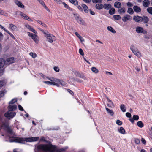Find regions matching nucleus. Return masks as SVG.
I'll use <instances>...</instances> for the list:
<instances>
[{"label":"nucleus","mask_w":152,"mask_h":152,"mask_svg":"<svg viewBox=\"0 0 152 152\" xmlns=\"http://www.w3.org/2000/svg\"><path fill=\"white\" fill-rule=\"evenodd\" d=\"M37 148L39 150H42L45 152H61L65 151L64 148L58 149L57 147L52 144L50 145V147L44 145H40L37 146Z\"/></svg>","instance_id":"f257e3e1"},{"label":"nucleus","mask_w":152,"mask_h":152,"mask_svg":"<svg viewBox=\"0 0 152 152\" xmlns=\"http://www.w3.org/2000/svg\"><path fill=\"white\" fill-rule=\"evenodd\" d=\"M39 139V137L24 138L16 137L10 138L9 141L10 142H15L20 144H25L26 142H30L37 141Z\"/></svg>","instance_id":"f03ea898"},{"label":"nucleus","mask_w":152,"mask_h":152,"mask_svg":"<svg viewBox=\"0 0 152 152\" xmlns=\"http://www.w3.org/2000/svg\"><path fill=\"white\" fill-rule=\"evenodd\" d=\"M133 20L136 22L140 23L143 22L144 23L147 24L148 23L149 19L147 16L145 15L142 16L134 15L133 17Z\"/></svg>","instance_id":"7ed1b4c3"},{"label":"nucleus","mask_w":152,"mask_h":152,"mask_svg":"<svg viewBox=\"0 0 152 152\" xmlns=\"http://www.w3.org/2000/svg\"><path fill=\"white\" fill-rule=\"evenodd\" d=\"M44 34L49 42L52 43L55 40V36L51 34H49L48 32H44Z\"/></svg>","instance_id":"20e7f679"},{"label":"nucleus","mask_w":152,"mask_h":152,"mask_svg":"<svg viewBox=\"0 0 152 152\" xmlns=\"http://www.w3.org/2000/svg\"><path fill=\"white\" fill-rule=\"evenodd\" d=\"M130 50L132 53L137 57H140L141 56V55L140 53L139 52L137 48L134 45H131Z\"/></svg>","instance_id":"39448f33"},{"label":"nucleus","mask_w":152,"mask_h":152,"mask_svg":"<svg viewBox=\"0 0 152 152\" xmlns=\"http://www.w3.org/2000/svg\"><path fill=\"white\" fill-rule=\"evenodd\" d=\"M16 115V113L15 112L8 110L4 114V116L9 119L13 118Z\"/></svg>","instance_id":"423d86ee"},{"label":"nucleus","mask_w":152,"mask_h":152,"mask_svg":"<svg viewBox=\"0 0 152 152\" xmlns=\"http://www.w3.org/2000/svg\"><path fill=\"white\" fill-rule=\"evenodd\" d=\"M75 18L77 22L79 24L85 26L86 25V23L85 21L79 16L76 15L75 16Z\"/></svg>","instance_id":"0eeeda50"},{"label":"nucleus","mask_w":152,"mask_h":152,"mask_svg":"<svg viewBox=\"0 0 152 152\" xmlns=\"http://www.w3.org/2000/svg\"><path fill=\"white\" fill-rule=\"evenodd\" d=\"M132 18L130 15H126L122 18V20L124 22H126L127 20H131Z\"/></svg>","instance_id":"6e6552de"},{"label":"nucleus","mask_w":152,"mask_h":152,"mask_svg":"<svg viewBox=\"0 0 152 152\" xmlns=\"http://www.w3.org/2000/svg\"><path fill=\"white\" fill-rule=\"evenodd\" d=\"M14 59L13 57H11L8 58L5 61L6 65L14 63Z\"/></svg>","instance_id":"1a4fd4ad"},{"label":"nucleus","mask_w":152,"mask_h":152,"mask_svg":"<svg viewBox=\"0 0 152 152\" xmlns=\"http://www.w3.org/2000/svg\"><path fill=\"white\" fill-rule=\"evenodd\" d=\"M60 80L58 79L53 78L52 84L53 85L56 86L57 87H59V83Z\"/></svg>","instance_id":"9d476101"},{"label":"nucleus","mask_w":152,"mask_h":152,"mask_svg":"<svg viewBox=\"0 0 152 152\" xmlns=\"http://www.w3.org/2000/svg\"><path fill=\"white\" fill-rule=\"evenodd\" d=\"M15 3L17 6L20 8H23L24 7V6L20 1L17 0H15Z\"/></svg>","instance_id":"9b49d317"},{"label":"nucleus","mask_w":152,"mask_h":152,"mask_svg":"<svg viewBox=\"0 0 152 152\" xmlns=\"http://www.w3.org/2000/svg\"><path fill=\"white\" fill-rule=\"evenodd\" d=\"M142 5L145 7H147L150 5V1L149 0H144L142 2Z\"/></svg>","instance_id":"f8f14e48"},{"label":"nucleus","mask_w":152,"mask_h":152,"mask_svg":"<svg viewBox=\"0 0 152 152\" xmlns=\"http://www.w3.org/2000/svg\"><path fill=\"white\" fill-rule=\"evenodd\" d=\"M74 73L75 75L76 76L82 78L84 79H85L86 78L85 77L83 74H80L79 72L77 71L75 72H74Z\"/></svg>","instance_id":"ddd939ff"},{"label":"nucleus","mask_w":152,"mask_h":152,"mask_svg":"<svg viewBox=\"0 0 152 152\" xmlns=\"http://www.w3.org/2000/svg\"><path fill=\"white\" fill-rule=\"evenodd\" d=\"M133 9L134 11L136 13H139L141 11V9L137 6H134L133 7Z\"/></svg>","instance_id":"4468645a"},{"label":"nucleus","mask_w":152,"mask_h":152,"mask_svg":"<svg viewBox=\"0 0 152 152\" xmlns=\"http://www.w3.org/2000/svg\"><path fill=\"white\" fill-rule=\"evenodd\" d=\"M25 27L29 29L31 31L34 33L36 34H37V32L31 26L28 24H26L25 25Z\"/></svg>","instance_id":"2eb2a0df"},{"label":"nucleus","mask_w":152,"mask_h":152,"mask_svg":"<svg viewBox=\"0 0 152 152\" xmlns=\"http://www.w3.org/2000/svg\"><path fill=\"white\" fill-rule=\"evenodd\" d=\"M17 108V106L15 105H10L8 107V109L9 111H12L15 110Z\"/></svg>","instance_id":"dca6fc26"},{"label":"nucleus","mask_w":152,"mask_h":152,"mask_svg":"<svg viewBox=\"0 0 152 152\" xmlns=\"http://www.w3.org/2000/svg\"><path fill=\"white\" fill-rule=\"evenodd\" d=\"M136 31L138 33H142L143 31V28L142 27L137 26L136 28Z\"/></svg>","instance_id":"f3484780"},{"label":"nucleus","mask_w":152,"mask_h":152,"mask_svg":"<svg viewBox=\"0 0 152 152\" xmlns=\"http://www.w3.org/2000/svg\"><path fill=\"white\" fill-rule=\"evenodd\" d=\"M82 7L83 8V10L86 13L88 12L89 9L88 6L85 4H82Z\"/></svg>","instance_id":"a211bd4d"},{"label":"nucleus","mask_w":152,"mask_h":152,"mask_svg":"<svg viewBox=\"0 0 152 152\" xmlns=\"http://www.w3.org/2000/svg\"><path fill=\"white\" fill-rule=\"evenodd\" d=\"M6 64L5 61L3 58L0 59V68H2Z\"/></svg>","instance_id":"6ab92c4d"},{"label":"nucleus","mask_w":152,"mask_h":152,"mask_svg":"<svg viewBox=\"0 0 152 152\" xmlns=\"http://www.w3.org/2000/svg\"><path fill=\"white\" fill-rule=\"evenodd\" d=\"M111 5L109 4H105L103 5V8L105 10H109L111 7Z\"/></svg>","instance_id":"aec40b11"},{"label":"nucleus","mask_w":152,"mask_h":152,"mask_svg":"<svg viewBox=\"0 0 152 152\" xmlns=\"http://www.w3.org/2000/svg\"><path fill=\"white\" fill-rule=\"evenodd\" d=\"M95 7L98 10H101L103 8V5L100 3L97 4L95 5Z\"/></svg>","instance_id":"412c9836"},{"label":"nucleus","mask_w":152,"mask_h":152,"mask_svg":"<svg viewBox=\"0 0 152 152\" xmlns=\"http://www.w3.org/2000/svg\"><path fill=\"white\" fill-rule=\"evenodd\" d=\"M114 6L117 8H120L121 6V4L119 2H116L114 3Z\"/></svg>","instance_id":"4be33fe9"},{"label":"nucleus","mask_w":152,"mask_h":152,"mask_svg":"<svg viewBox=\"0 0 152 152\" xmlns=\"http://www.w3.org/2000/svg\"><path fill=\"white\" fill-rule=\"evenodd\" d=\"M0 127H4L6 128H7L9 127L8 124L7 122H3L2 124L0 126Z\"/></svg>","instance_id":"5701e85b"},{"label":"nucleus","mask_w":152,"mask_h":152,"mask_svg":"<svg viewBox=\"0 0 152 152\" xmlns=\"http://www.w3.org/2000/svg\"><path fill=\"white\" fill-rule=\"evenodd\" d=\"M107 30L110 31L111 32L113 33H115L116 32V31L115 29L111 26H108L107 27Z\"/></svg>","instance_id":"b1692460"},{"label":"nucleus","mask_w":152,"mask_h":152,"mask_svg":"<svg viewBox=\"0 0 152 152\" xmlns=\"http://www.w3.org/2000/svg\"><path fill=\"white\" fill-rule=\"evenodd\" d=\"M118 131L119 133L123 134H125V131L124 129L122 127H120L119 129H118Z\"/></svg>","instance_id":"393cba45"},{"label":"nucleus","mask_w":152,"mask_h":152,"mask_svg":"<svg viewBox=\"0 0 152 152\" xmlns=\"http://www.w3.org/2000/svg\"><path fill=\"white\" fill-rule=\"evenodd\" d=\"M9 27L13 31L15 30L17 28V27L16 26L12 24H9Z\"/></svg>","instance_id":"a878e982"},{"label":"nucleus","mask_w":152,"mask_h":152,"mask_svg":"<svg viewBox=\"0 0 152 152\" xmlns=\"http://www.w3.org/2000/svg\"><path fill=\"white\" fill-rule=\"evenodd\" d=\"M126 10L125 8L124 7L121 8L120 9L118 10V12L120 14L124 13L125 12Z\"/></svg>","instance_id":"bb28decb"},{"label":"nucleus","mask_w":152,"mask_h":152,"mask_svg":"<svg viewBox=\"0 0 152 152\" xmlns=\"http://www.w3.org/2000/svg\"><path fill=\"white\" fill-rule=\"evenodd\" d=\"M115 10L113 8H112L109 11V13L111 15H113L115 13Z\"/></svg>","instance_id":"cd10ccee"},{"label":"nucleus","mask_w":152,"mask_h":152,"mask_svg":"<svg viewBox=\"0 0 152 152\" xmlns=\"http://www.w3.org/2000/svg\"><path fill=\"white\" fill-rule=\"evenodd\" d=\"M121 110L123 112H125L126 110V108L124 104H121L120 106Z\"/></svg>","instance_id":"c85d7f7f"},{"label":"nucleus","mask_w":152,"mask_h":152,"mask_svg":"<svg viewBox=\"0 0 152 152\" xmlns=\"http://www.w3.org/2000/svg\"><path fill=\"white\" fill-rule=\"evenodd\" d=\"M137 125L140 128H142L144 126V124L141 121H139L137 122Z\"/></svg>","instance_id":"c756f323"},{"label":"nucleus","mask_w":152,"mask_h":152,"mask_svg":"<svg viewBox=\"0 0 152 152\" xmlns=\"http://www.w3.org/2000/svg\"><path fill=\"white\" fill-rule=\"evenodd\" d=\"M69 1L71 3L75 5L78 4V2L77 0H69Z\"/></svg>","instance_id":"7c9ffc66"},{"label":"nucleus","mask_w":152,"mask_h":152,"mask_svg":"<svg viewBox=\"0 0 152 152\" xmlns=\"http://www.w3.org/2000/svg\"><path fill=\"white\" fill-rule=\"evenodd\" d=\"M106 110L107 111V113L110 115L112 116L113 115L114 113L112 110L109 109L107 108H106Z\"/></svg>","instance_id":"2f4dec72"},{"label":"nucleus","mask_w":152,"mask_h":152,"mask_svg":"<svg viewBox=\"0 0 152 152\" xmlns=\"http://www.w3.org/2000/svg\"><path fill=\"white\" fill-rule=\"evenodd\" d=\"M127 12L130 15L133 14L134 13L133 10L131 8H128Z\"/></svg>","instance_id":"473e14b6"},{"label":"nucleus","mask_w":152,"mask_h":152,"mask_svg":"<svg viewBox=\"0 0 152 152\" xmlns=\"http://www.w3.org/2000/svg\"><path fill=\"white\" fill-rule=\"evenodd\" d=\"M32 39L36 43H38V40L37 39V37H36V35H34L33 36L31 37Z\"/></svg>","instance_id":"72a5a7b5"},{"label":"nucleus","mask_w":152,"mask_h":152,"mask_svg":"<svg viewBox=\"0 0 152 152\" xmlns=\"http://www.w3.org/2000/svg\"><path fill=\"white\" fill-rule=\"evenodd\" d=\"M20 15L23 17V18L25 20H27L28 18V16L26 15V14L23 13L22 12H21L20 13Z\"/></svg>","instance_id":"f704fd0d"},{"label":"nucleus","mask_w":152,"mask_h":152,"mask_svg":"<svg viewBox=\"0 0 152 152\" xmlns=\"http://www.w3.org/2000/svg\"><path fill=\"white\" fill-rule=\"evenodd\" d=\"M6 92V91L5 90L0 91V98L3 96Z\"/></svg>","instance_id":"c9c22d12"},{"label":"nucleus","mask_w":152,"mask_h":152,"mask_svg":"<svg viewBox=\"0 0 152 152\" xmlns=\"http://www.w3.org/2000/svg\"><path fill=\"white\" fill-rule=\"evenodd\" d=\"M91 70L95 73H97L99 72L98 69L95 67H92L91 69Z\"/></svg>","instance_id":"e433bc0d"},{"label":"nucleus","mask_w":152,"mask_h":152,"mask_svg":"<svg viewBox=\"0 0 152 152\" xmlns=\"http://www.w3.org/2000/svg\"><path fill=\"white\" fill-rule=\"evenodd\" d=\"M113 17L114 19L117 20L120 19L121 18L120 16L119 15H114Z\"/></svg>","instance_id":"4c0bfd02"},{"label":"nucleus","mask_w":152,"mask_h":152,"mask_svg":"<svg viewBox=\"0 0 152 152\" xmlns=\"http://www.w3.org/2000/svg\"><path fill=\"white\" fill-rule=\"evenodd\" d=\"M147 11L150 14L152 15V7H149L147 9Z\"/></svg>","instance_id":"58836bf2"},{"label":"nucleus","mask_w":152,"mask_h":152,"mask_svg":"<svg viewBox=\"0 0 152 152\" xmlns=\"http://www.w3.org/2000/svg\"><path fill=\"white\" fill-rule=\"evenodd\" d=\"M59 127H53L51 128H47V130L48 131L51 130H58L59 129Z\"/></svg>","instance_id":"ea45409f"},{"label":"nucleus","mask_w":152,"mask_h":152,"mask_svg":"<svg viewBox=\"0 0 152 152\" xmlns=\"http://www.w3.org/2000/svg\"><path fill=\"white\" fill-rule=\"evenodd\" d=\"M102 0H92V1L93 3H101Z\"/></svg>","instance_id":"a19ab883"},{"label":"nucleus","mask_w":152,"mask_h":152,"mask_svg":"<svg viewBox=\"0 0 152 152\" xmlns=\"http://www.w3.org/2000/svg\"><path fill=\"white\" fill-rule=\"evenodd\" d=\"M5 32L8 34L9 35L14 39H16L15 37L13 36V35L11 33L9 32L7 30L6 31H5Z\"/></svg>","instance_id":"79ce46f5"},{"label":"nucleus","mask_w":152,"mask_h":152,"mask_svg":"<svg viewBox=\"0 0 152 152\" xmlns=\"http://www.w3.org/2000/svg\"><path fill=\"white\" fill-rule=\"evenodd\" d=\"M17 101L16 99H13L9 102L10 104H13Z\"/></svg>","instance_id":"37998d69"},{"label":"nucleus","mask_w":152,"mask_h":152,"mask_svg":"<svg viewBox=\"0 0 152 152\" xmlns=\"http://www.w3.org/2000/svg\"><path fill=\"white\" fill-rule=\"evenodd\" d=\"M58 84H59V85L60 84L61 86H66V83L60 80Z\"/></svg>","instance_id":"c03bdc74"},{"label":"nucleus","mask_w":152,"mask_h":152,"mask_svg":"<svg viewBox=\"0 0 152 152\" xmlns=\"http://www.w3.org/2000/svg\"><path fill=\"white\" fill-rule=\"evenodd\" d=\"M5 83L4 80H0V87L3 86Z\"/></svg>","instance_id":"a18cd8bd"},{"label":"nucleus","mask_w":152,"mask_h":152,"mask_svg":"<svg viewBox=\"0 0 152 152\" xmlns=\"http://www.w3.org/2000/svg\"><path fill=\"white\" fill-rule=\"evenodd\" d=\"M30 55L32 56L33 58H35L36 56L37 55L36 54L33 53L32 52H31L29 53Z\"/></svg>","instance_id":"49530a36"},{"label":"nucleus","mask_w":152,"mask_h":152,"mask_svg":"<svg viewBox=\"0 0 152 152\" xmlns=\"http://www.w3.org/2000/svg\"><path fill=\"white\" fill-rule=\"evenodd\" d=\"M116 123L119 126L122 125V121L119 120H118L116 121Z\"/></svg>","instance_id":"de8ad7c7"},{"label":"nucleus","mask_w":152,"mask_h":152,"mask_svg":"<svg viewBox=\"0 0 152 152\" xmlns=\"http://www.w3.org/2000/svg\"><path fill=\"white\" fill-rule=\"evenodd\" d=\"M62 4L65 8H66L67 9H69V10L70 9V8L69 7L65 2H62Z\"/></svg>","instance_id":"09e8293b"},{"label":"nucleus","mask_w":152,"mask_h":152,"mask_svg":"<svg viewBox=\"0 0 152 152\" xmlns=\"http://www.w3.org/2000/svg\"><path fill=\"white\" fill-rule=\"evenodd\" d=\"M43 82L48 85H53L52 82L49 81H44Z\"/></svg>","instance_id":"8fccbe9b"},{"label":"nucleus","mask_w":152,"mask_h":152,"mask_svg":"<svg viewBox=\"0 0 152 152\" xmlns=\"http://www.w3.org/2000/svg\"><path fill=\"white\" fill-rule=\"evenodd\" d=\"M132 118L134 120H138L139 119V116L137 115H134Z\"/></svg>","instance_id":"3c124183"},{"label":"nucleus","mask_w":152,"mask_h":152,"mask_svg":"<svg viewBox=\"0 0 152 152\" xmlns=\"http://www.w3.org/2000/svg\"><path fill=\"white\" fill-rule=\"evenodd\" d=\"M79 52L81 55L82 56H83L84 55L82 49L80 48L79 49Z\"/></svg>","instance_id":"603ef678"},{"label":"nucleus","mask_w":152,"mask_h":152,"mask_svg":"<svg viewBox=\"0 0 152 152\" xmlns=\"http://www.w3.org/2000/svg\"><path fill=\"white\" fill-rule=\"evenodd\" d=\"M6 129H7V130L8 133L10 134L12 133V130L9 128V127L7 128Z\"/></svg>","instance_id":"864d4df0"},{"label":"nucleus","mask_w":152,"mask_h":152,"mask_svg":"<svg viewBox=\"0 0 152 152\" xmlns=\"http://www.w3.org/2000/svg\"><path fill=\"white\" fill-rule=\"evenodd\" d=\"M54 70L57 72H58L59 71V69L58 67L55 66L54 67Z\"/></svg>","instance_id":"5fc2aeb1"},{"label":"nucleus","mask_w":152,"mask_h":152,"mask_svg":"<svg viewBox=\"0 0 152 152\" xmlns=\"http://www.w3.org/2000/svg\"><path fill=\"white\" fill-rule=\"evenodd\" d=\"M135 142L137 144H139L140 143V140L139 139L137 138H136L135 139Z\"/></svg>","instance_id":"6e6d98bb"},{"label":"nucleus","mask_w":152,"mask_h":152,"mask_svg":"<svg viewBox=\"0 0 152 152\" xmlns=\"http://www.w3.org/2000/svg\"><path fill=\"white\" fill-rule=\"evenodd\" d=\"M126 116L128 118H131V115L130 113L127 112L126 113Z\"/></svg>","instance_id":"4d7b16f0"},{"label":"nucleus","mask_w":152,"mask_h":152,"mask_svg":"<svg viewBox=\"0 0 152 152\" xmlns=\"http://www.w3.org/2000/svg\"><path fill=\"white\" fill-rule=\"evenodd\" d=\"M127 5L128 7H132L133 6V4L130 2H128L127 3Z\"/></svg>","instance_id":"13d9d810"},{"label":"nucleus","mask_w":152,"mask_h":152,"mask_svg":"<svg viewBox=\"0 0 152 152\" xmlns=\"http://www.w3.org/2000/svg\"><path fill=\"white\" fill-rule=\"evenodd\" d=\"M141 141H142V142L144 145H145L146 144V141L143 138H142L141 139Z\"/></svg>","instance_id":"bf43d9fd"},{"label":"nucleus","mask_w":152,"mask_h":152,"mask_svg":"<svg viewBox=\"0 0 152 152\" xmlns=\"http://www.w3.org/2000/svg\"><path fill=\"white\" fill-rule=\"evenodd\" d=\"M18 107L19 110H20L22 111L24 110V109H23V107L21 106V105H18Z\"/></svg>","instance_id":"052dcab7"},{"label":"nucleus","mask_w":152,"mask_h":152,"mask_svg":"<svg viewBox=\"0 0 152 152\" xmlns=\"http://www.w3.org/2000/svg\"><path fill=\"white\" fill-rule=\"evenodd\" d=\"M27 34L28 36H29L30 37H32V36H33L34 35L33 34L29 32H28Z\"/></svg>","instance_id":"680f3d73"},{"label":"nucleus","mask_w":152,"mask_h":152,"mask_svg":"<svg viewBox=\"0 0 152 152\" xmlns=\"http://www.w3.org/2000/svg\"><path fill=\"white\" fill-rule=\"evenodd\" d=\"M80 40V41L81 42L84 41V39L80 36L79 37H78Z\"/></svg>","instance_id":"e2e57ef3"},{"label":"nucleus","mask_w":152,"mask_h":152,"mask_svg":"<svg viewBox=\"0 0 152 152\" xmlns=\"http://www.w3.org/2000/svg\"><path fill=\"white\" fill-rule=\"evenodd\" d=\"M129 120L131 121V122L133 124H134V120L132 118H130L129 119Z\"/></svg>","instance_id":"0e129e2a"},{"label":"nucleus","mask_w":152,"mask_h":152,"mask_svg":"<svg viewBox=\"0 0 152 152\" xmlns=\"http://www.w3.org/2000/svg\"><path fill=\"white\" fill-rule=\"evenodd\" d=\"M77 8L78 9L81 11H83V9L80 6L78 5L77 6Z\"/></svg>","instance_id":"69168bd1"},{"label":"nucleus","mask_w":152,"mask_h":152,"mask_svg":"<svg viewBox=\"0 0 152 152\" xmlns=\"http://www.w3.org/2000/svg\"><path fill=\"white\" fill-rule=\"evenodd\" d=\"M54 1L56 2L58 4H60L62 2L61 0H54Z\"/></svg>","instance_id":"338daca9"},{"label":"nucleus","mask_w":152,"mask_h":152,"mask_svg":"<svg viewBox=\"0 0 152 152\" xmlns=\"http://www.w3.org/2000/svg\"><path fill=\"white\" fill-rule=\"evenodd\" d=\"M144 38L145 39H148L150 38L147 35H145L144 36Z\"/></svg>","instance_id":"774afa93"}]
</instances>
